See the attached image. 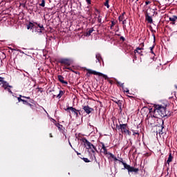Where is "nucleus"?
I'll use <instances>...</instances> for the list:
<instances>
[{
    "instance_id": "4468645a",
    "label": "nucleus",
    "mask_w": 177,
    "mask_h": 177,
    "mask_svg": "<svg viewBox=\"0 0 177 177\" xmlns=\"http://www.w3.org/2000/svg\"><path fill=\"white\" fill-rule=\"evenodd\" d=\"M172 155L170 153L168 158V160H167V164H169L172 161Z\"/></svg>"
},
{
    "instance_id": "393cba45",
    "label": "nucleus",
    "mask_w": 177,
    "mask_h": 177,
    "mask_svg": "<svg viewBox=\"0 0 177 177\" xmlns=\"http://www.w3.org/2000/svg\"><path fill=\"white\" fill-rule=\"evenodd\" d=\"M84 161L85 162H89V160L88 158H84Z\"/></svg>"
},
{
    "instance_id": "a211bd4d",
    "label": "nucleus",
    "mask_w": 177,
    "mask_h": 177,
    "mask_svg": "<svg viewBox=\"0 0 177 177\" xmlns=\"http://www.w3.org/2000/svg\"><path fill=\"white\" fill-rule=\"evenodd\" d=\"M63 91H59V93L57 95V97H58V99H60V97H62V96H63Z\"/></svg>"
},
{
    "instance_id": "1a4fd4ad",
    "label": "nucleus",
    "mask_w": 177,
    "mask_h": 177,
    "mask_svg": "<svg viewBox=\"0 0 177 177\" xmlns=\"http://www.w3.org/2000/svg\"><path fill=\"white\" fill-rule=\"evenodd\" d=\"M0 85H2L4 89H8V88H12L11 86H9V84H8V82L3 81L1 83H0Z\"/></svg>"
},
{
    "instance_id": "aec40b11",
    "label": "nucleus",
    "mask_w": 177,
    "mask_h": 177,
    "mask_svg": "<svg viewBox=\"0 0 177 177\" xmlns=\"http://www.w3.org/2000/svg\"><path fill=\"white\" fill-rule=\"evenodd\" d=\"M18 101L19 102H23L24 104H26V103H27V101L21 99V97H18Z\"/></svg>"
},
{
    "instance_id": "f8f14e48",
    "label": "nucleus",
    "mask_w": 177,
    "mask_h": 177,
    "mask_svg": "<svg viewBox=\"0 0 177 177\" xmlns=\"http://www.w3.org/2000/svg\"><path fill=\"white\" fill-rule=\"evenodd\" d=\"M61 63L64 64H70V61H68V59H62L61 61Z\"/></svg>"
},
{
    "instance_id": "2f4dec72",
    "label": "nucleus",
    "mask_w": 177,
    "mask_h": 177,
    "mask_svg": "<svg viewBox=\"0 0 177 177\" xmlns=\"http://www.w3.org/2000/svg\"><path fill=\"white\" fill-rule=\"evenodd\" d=\"M119 20H122V17H119Z\"/></svg>"
},
{
    "instance_id": "f704fd0d",
    "label": "nucleus",
    "mask_w": 177,
    "mask_h": 177,
    "mask_svg": "<svg viewBox=\"0 0 177 177\" xmlns=\"http://www.w3.org/2000/svg\"><path fill=\"white\" fill-rule=\"evenodd\" d=\"M136 134H138V133H133V135H136Z\"/></svg>"
},
{
    "instance_id": "20e7f679",
    "label": "nucleus",
    "mask_w": 177,
    "mask_h": 177,
    "mask_svg": "<svg viewBox=\"0 0 177 177\" xmlns=\"http://www.w3.org/2000/svg\"><path fill=\"white\" fill-rule=\"evenodd\" d=\"M66 111H68L70 115H74V117H78V111L73 106L68 107Z\"/></svg>"
},
{
    "instance_id": "4be33fe9",
    "label": "nucleus",
    "mask_w": 177,
    "mask_h": 177,
    "mask_svg": "<svg viewBox=\"0 0 177 177\" xmlns=\"http://www.w3.org/2000/svg\"><path fill=\"white\" fill-rule=\"evenodd\" d=\"M96 59H97V62H100V54L96 55Z\"/></svg>"
},
{
    "instance_id": "f257e3e1",
    "label": "nucleus",
    "mask_w": 177,
    "mask_h": 177,
    "mask_svg": "<svg viewBox=\"0 0 177 177\" xmlns=\"http://www.w3.org/2000/svg\"><path fill=\"white\" fill-rule=\"evenodd\" d=\"M154 113H158L160 117H165V115H167V113H165V107L161 105L155 106Z\"/></svg>"
},
{
    "instance_id": "9b49d317",
    "label": "nucleus",
    "mask_w": 177,
    "mask_h": 177,
    "mask_svg": "<svg viewBox=\"0 0 177 177\" xmlns=\"http://www.w3.org/2000/svg\"><path fill=\"white\" fill-rule=\"evenodd\" d=\"M58 80L59 81H60V82H62V84H67V82H65L64 80L63 76L62 75H58Z\"/></svg>"
},
{
    "instance_id": "9d476101",
    "label": "nucleus",
    "mask_w": 177,
    "mask_h": 177,
    "mask_svg": "<svg viewBox=\"0 0 177 177\" xmlns=\"http://www.w3.org/2000/svg\"><path fill=\"white\" fill-rule=\"evenodd\" d=\"M35 24H33L30 22L28 25H27V30H30V28L31 30L34 29L35 28Z\"/></svg>"
},
{
    "instance_id": "412c9836",
    "label": "nucleus",
    "mask_w": 177,
    "mask_h": 177,
    "mask_svg": "<svg viewBox=\"0 0 177 177\" xmlns=\"http://www.w3.org/2000/svg\"><path fill=\"white\" fill-rule=\"evenodd\" d=\"M39 6H42V8H45V0H42L41 3H40Z\"/></svg>"
},
{
    "instance_id": "39448f33",
    "label": "nucleus",
    "mask_w": 177,
    "mask_h": 177,
    "mask_svg": "<svg viewBox=\"0 0 177 177\" xmlns=\"http://www.w3.org/2000/svg\"><path fill=\"white\" fill-rule=\"evenodd\" d=\"M120 129H121L122 132H124V133H125L126 135H129H129H131V132L129 131V130L127 129V124H120Z\"/></svg>"
},
{
    "instance_id": "5701e85b",
    "label": "nucleus",
    "mask_w": 177,
    "mask_h": 177,
    "mask_svg": "<svg viewBox=\"0 0 177 177\" xmlns=\"http://www.w3.org/2000/svg\"><path fill=\"white\" fill-rule=\"evenodd\" d=\"M149 49H150V50H151V53L154 54V52H153V49H154V46L150 47Z\"/></svg>"
},
{
    "instance_id": "423d86ee",
    "label": "nucleus",
    "mask_w": 177,
    "mask_h": 177,
    "mask_svg": "<svg viewBox=\"0 0 177 177\" xmlns=\"http://www.w3.org/2000/svg\"><path fill=\"white\" fill-rule=\"evenodd\" d=\"M34 28L37 32H42L44 31V25H37L36 24Z\"/></svg>"
},
{
    "instance_id": "0eeeda50",
    "label": "nucleus",
    "mask_w": 177,
    "mask_h": 177,
    "mask_svg": "<svg viewBox=\"0 0 177 177\" xmlns=\"http://www.w3.org/2000/svg\"><path fill=\"white\" fill-rule=\"evenodd\" d=\"M83 110H84L85 113H86V114H91V113H92V111L93 110V109L89 107V106H84L83 107Z\"/></svg>"
},
{
    "instance_id": "dca6fc26",
    "label": "nucleus",
    "mask_w": 177,
    "mask_h": 177,
    "mask_svg": "<svg viewBox=\"0 0 177 177\" xmlns=\"http://www.w3.org/2000/svg\"><path fill=\"white\" fill-rule=\"evenodd\" d=\"M143 50V48H137V49H136V52H137V53H138L139 55H142V50Z\"/></svg>"
},
{
    "instance_id": "473e14b6",
    "label": "nucleus",
    "mask_w": 177,
    "mask_h": 177,
    "mask_svg": "<svg viewBox=\"0 0 177 177\" xmlns=\"http://www.w3.org/2000/svg\"><path fill=\"white\" fill-rule=\"evenodd\" d=\"M26 97V99H30V97Z\"/></svg>"
},
{
    "instance_id": "c756f323",
    "label": "nucleus",
    "mask_w": 177,
    "mask_h": 177,
    "mask_svg": "<svg viewBox=\"0 0 177 177\" xmlns=\"http://www.w3.org/2000/svg\"><path fill=\"white\" fill-rule=\"evenodd\" d=\"M111 157H112V158H114V155H113V153H109Z\"/></svg>"
},
{
    "instance_id": "4c0bfd02",
    "label": "nucleus",
    "mask_w": 177,
    "mask_h": 177,
    "mask_svg": "<svg viewBox=\"0 0 177 177\" xmlns=\"http://www.w3.org/2000/svg\"><path fill=\"white\" fill-rule=\"evenodd\" d=\"M92 151L94 152L95 151H93V149H92Z\"/></svg>"
},
{
    "instance_id": "b1692460",
    "label": "nucleus",
    "mask_w": 177,
    "mask_h": 177,
    "mask_svg": "<svg viewBox=\"0 0 177 177\" xmlns=\"http://www.w3.org/2000/svg\"><path fill=\"white\" fill-rule=\"evenodd\" d=\"M102 145V148L101 149H106V146L104 145V143H101Z\"/></svg>"
},
{
    "instance_id": "72a5a7b5",
    "label": "nucleus",
    "mask_w": 177,
    "mask_h": 177,
    "mask_svg": "<svg viewBox=\"0 0 177 177\" xmlns=\"http://www.w3.org/2000/svg\"><path fill=\"white\" fill-rule=\"evenodd\" d=\"M126 93H129V91H128V90L126 91Z\"/></svg>"
},
{
    "instance_id": "e433bc0d",
    "label": "nucleus",
    "mask_w": 177,
    "mask_h": 177,
    "mask_svg": "<svg viewBox=\"0 0 177 177\" xmlns=\"http://www.w3.org/2000/svg\"><path fill=\"white\" fill-rule=\"evenodd\" d=\"M70 146H71V143L69 142Z\"/></svg>"
},
{
    "instance_id": "58836bf2",
    "label": "nucleus",
    "mask_w": 177,
    "mask_h": 177,
    "mask_svg": "<svg viewBox=\"0 0 177 177\" xmlns=\"http://www.w3.org/2000/svg\"><path fill=\"white\" fill-rule=\"evenodd\" d=\"M176 88H177V86H176Z\"/></svg>"
},
{
    "instance_id": "cd10ccee",
    "label": "nucleus",
    "mask_w": 177,
    "mask_h": 177,
    "mask_svg": "<svg viewBox=\"0 0 177 177\" xmlns=\"http://www.w3.org/2000/svg\"><path fill=\"white\" fill-rule=\"evenodd\" d=\"M89 35H91V34L88 32L86 33V37H89Z\"/></svg>"
},
{
    "instance_id": "7ed1b4c3",
    "label": "nucleus",
    "mask_w": 177,
    "mask_h": 177,
    "mask_svg": "<svg viewBox=\"0 0 177 177\" xmlns=\"http://www.w3.org/2000/svg\"><path fill=\"white\" fill-rule=\"evenodd\" d=\"M88 74H93V75H98L99 77H103L105 80H107V76L100 72H97L96 71H93L92 69L87 70Z\"/></svg>"
},
{
    "instance_id": "c85d7f7f",
    "label": "nucleus",
    "mask_w": 177,
    "mask_h": 177,
    "mask_svg": "<svg viewBox=\"0 0 177 177\" xmlns=\"http://www.w3.org/2000/svg\"><path fill=\"white\" fill-rule=\"evenodd\" d=\"M7 89H8V92H9L10 93H12V91H10V88H9L8 87Z\"/></svg>"
},
{
    "instance_id": "ddd939ff",
    "label": "nucleus",
    "mask_w": 177,
    "mask_h": 177,
    "mask_svg": "<svg viewBox=\"0 0 177 177\" xmlns=\"http://www.w3.org/2000/svg\"><path fill=\"white\" fill-rule=\"evenodd\" d=\"M146 20L147 21H148V23H150V24L153 23V19L150 16H147Z\"/></svg>"
},
{
    "instance_id": "6ab92c4d",
    "label": "nucleus",
    "mask_w": 177,
    "mask_h": 177,
    "mask_svg": "<svg viewBox=\"0 0 177 177\" xmlns=\"http://www.w3.org/2000/svg\"><path fill=\"white\" fill-rule=\"evenodd\" d=\"M104 6H106L107 8V9H109V8H110V5H109V0L106 1V2L104 3Z\"/></svg>"
},
{
    "instance_id": "f3484780",
    "label": "nucleus",
    "mask_w": 177,
    "mask_h": 177,
    "mask_svg": "<svg viewBox=\"0 0 177 177\" xmlns=\"http://www.w3.org/2000/svg\"><path fill=\"white\" fill-rule=\"evenodd\" d=\"M101 153H103V154H108L107 153V149L106 148H103V149H101Z\"/></svg>"
},
{
    "instance_id": "7c9ffc66",
    "label": "nucleus",
    "mask_w": 177,
    "mask_h": 177,
    "mask_svg": "<svg viewBox=\"0 0 177 177\" xmlns=\"http://www.w3.org/2000/svg\"><path fill=\"white\" fill-rule=\"evenodd\" d=\"M86 2H87V3H91V0H86Z\"/></svg>"
},
{
    "instance_id": "f03ea898",
    "label": "nucleus",
    "mask_w": 177,
    "mask_h": 177,
    "mask_svg": "<svg viewBox=\"0 0 177 177\" xmlns=\"http://www.w3.org/2000/svg\"><path fill=\"white\" fill-rule=\"evenodd\" d=\"M122 165L124 166V169H127L129 174L130 172H138L139 171V169H136L133 167H131L129 165L127 164L124 162H121Z\"/></svg>"
},
{
    "instance_id": "6e6552de",
    "label": "nucleus",
    "mask_w": 177,
    "mask_h": 177,
    "mask_svg": "<svg viewBox=\"0 0 177 177\" xmlns=\"http://www.w3.org/2000/svg\"><path fill=\"white\" fill-rule=\"evenodd\" d=\"M85 145L86 146H87V149H94L96 150V148H95V146H93L92 145V143L89 142L88 141H87L86 140H85Z\"/></svg>"
},
{
    "instance_id": "a878e982",
    "label": "nucleus",
    "mask_w": 177,
    "mask_h": 177,
    "mask_svg": "<svg viewBox=\"0 0 177 177\" xmlns=\"http://www.w3.org/2000/svg\"><path fill=\"white\" fill-rule=\"evenodd\" d=\"M0 82L1 84H2V82H3V78L0 77Z\"/></svg>"
},
{
    "instance_id": "bb28decb",
    "label": "nucleus",
    "mask_w": 177,
    "mask_h": 177,
    "mask_svg": "<svg viewBox=\"0 0 177 177\" xmlns=\"http://www.w3.org/2000/svg\"><path fill=\"white\" fill-rule=\"evenodd\" d=\"M88 32H89L90 35L92 34V32H93V30H92V29L89 30Z\"/></svg>"
},
{
    "instance_id": "c9c22d12",
    "label": "nucleus",
    "mask_w": 177,
    "mask_h": 177,
    "mask_svg": "<svg viewBox=\"0 0 177 177\" xmlns=\"http://www.w3.org/2000/svg\"><path fill=\"white\" fill-rule=\"evenodd\" d=\"M50 137L52 138V134L51 133L50 134Z\"/></svg>"
},
{
    "instance_id": "2eb2a0df",
    "label": "nucleus",
    "mask_w": 177,
    "mask_h": 177,
    "mask_svg": "<svg viewBox=\"0 0 177 177\" xmlns=\"http://www.w3.org/2000/svg\"><path fill=\"white\" fill-rule=\"evenodd\" d=\"M169 20H170V21H176L177 17L176 16L171 17H169Z\"/></svg>"
}]
</instances>
